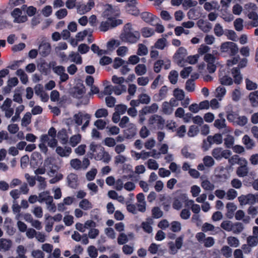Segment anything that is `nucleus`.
Returning a JSON list of instances; mask_svg holds the SVG:
<instances>
[{"label": "nucleus", "instance_id": "864d4df0", "mask_svg": "<svg viewBox=\"0 0 258 258\" xmlns=\"http://www.w3.org/2000/svg\"><path fill=\"white\" fill-rule=\"evenodd\" d=\"M233 223L229 220L223 221L221 224V227L224 230L230 232L232 231Z\"/></svg>", "mask_w": 258, "mask_h": 258}, {"label": "nucleus", "instance_id": "cd10ccee", "mask_svg": "<svg viewBox=\"0 0 258 258\" xmlns=\"http://www.w3.org/2000/svg\"><path fill=\"white\" fill-rule=\"evenodd\" d=\"M53 199V197L50 196V192L49 191H45L40 192L39 194L38 202L40 203L45 202H48Z\"/></svg>", "mask_w": 258, "mask_h": 258}, {"label": "nucleus", "instance_id": "5701e85b", "mask_svg": "<svg viewBox=\"0 0 258 258\" xmlns=\"http://www.w3.org/2000/svg\"><path fill=\"white\" fill-rule=\"evenodd\" d=\"M167 92L168 88L166 86H164L162 87L159 90V93L154 96V99L156 101H160L164 99L167 96Z\"/></svg>", "mask_w": 258, "mask_h": 258}, {"label": "nucleus", "instance_id": "2eb2a0df", "mask_svg": "<svg viewBox=\"0 0 258 258\" xmlns=\"http://www.w3.org/2000/svg\"><path fill=\"white\" fill-rule=\"evenodd\" d=\"M50 50L51 47L50 44L45 40L42 41L38 49L39 54L42 56L48 55L50 52Z\"/></svg>", "mask_w": 258, "mask_h": 258}, {"label": "nucleus", "instance_id": "4d7b16f0", "mask_svg": "<svg viewBox=\"0 0 258 258\" xmlns=\"http://www.w3.org/2000/svg\"><path fill=\"white\" fill-rule=\"evenodd\" d=\"M244 229L243 225L240 222L233 223L232 231L234 234H239Z\"/></svg>", "mask_w": 258, "mask_h": 258}, {"label": "nucleus", "instance_id": "ddd939ff", "mask_svg": "<svg viewBox=\"0 0 258 258\" xmlns=\"http://www.w3.org/2000/svg\"><path fill=\"white\" fill-rule=\"evenodd\" d=\"M187 53V50L183 47H180L177 50L174 54L173 58L178 66H182L183 58Z\"/></svg>", "mask_w": 258, "mask_h": 258}, {"label": "nucleus", "instance_id": "13d9d810", "mask_svg": "<svg viewBox=\"0 0 258 258\" xmlns=\"http://www.w3.org/2000/svg\"><path fill=\"white\" fill-rule=\"evenodd\" d=\"M148 50L146 45L142 43L138 44L137 54L139 56H144L148 54Z\"/></svg>", "mask_w": 258, "mask_h": 258}, {"label": "nucleus", "instance_id": "a18cd8bd", "mask_svg": "<svg viewBox=\"0 0 258 258\" xmlns=\"http://www.w3.org/2000/svg\"><path fill=\"white\" fill-rule=\"evenodd\" d=\"M160 155V153H156V150H153L152 152H146L145 151H142L141 152V159L143 160H145L151 156L155 158H158V155Z\"/></svg>", "mask_w": 258, "mask_h": 258}, {"label": "nucleus", "instance_id": "9b49d317", "mask_svg": "<svg viewBox=\"0 0 258 258\" xmlns=\"http://www.w3.org/2000/svg\"><path fill=\"white\" fill-rule=\"evenodd\" d=\"M12 101L9 98H7L1 106L2 110L5 112V116L10 118L14 113V109L11 107Z\"/></svg>", "mask_w": 258, "mask_h": 258}, {"label": "nucleus", "instance_id": "1a4fd4ad", "mask_svg": "<svg viewBox=\"0 0 258 258\" xmlns=\"http://www.w3.org/2000/svg\"><path fill=\"white\" fill-rule=\"evenodd\" d=\"M238 200L241 206L253 205L255 204V194H248L245 195H241L238 198Z\"/></svg>", "mask_w": 258, "mask_h": 258}, {"label": "nucleus", "instance_id": "6e6552de", "mask_svg": "<svg viewBox=\"0 0 258 258\" xmlns=\"http://www.w3.org/2000/svg\"><path fill=\"white\" fill-rule=\"evenodd\" d=\"M197 240L206 247H211L215 244V239L212 237H206L203 232H198L196 235Z\"/></svg>", "mask_w": 258, "mask_h": 258}, {"label": "nucleus", "instance_id": "49530a36", "mask_svg": "<svg viewBox=\"0 0 258 258\" xmlns=\"http://www.w3.org/2000/svg\"><path fill=\"white\" fill-rule=\"evenodd\" d=\"M152 223V220L151 219H149L147 221L143 222L142 223V227L145 232L151 233L152 232L153 229L151 226V224Z\"/></svg>", "mask_w": 258, "mask_h": 258}, {"label": "nucleus", "instance_id": "58836bf2", "mask_svg": "<svg viewBox=\"0 0 258 258\" xmlns=\"http://www.w3.org/2000/svg\"><path fill=\"white\" fill-rule=\"evenodd\" d=\"M135 72L138 76L144 75L147 72V67L144 64H139L135 67Z\"/></svg>", "mask_w": 258, "mask_h": 258}, {"label": "nucleus", "instance_id": "a878e982", "mask_svg": "<svg viewBox=\"0 0 258 258\" xmlns=\"http://www.w3.org/2000/svg\"><path fill=\"white\" fill-rule=\"evenodd\" d=\"M242 143L247 150L252 149L255 146L254 141L248 135H244L243 136L242 138Z\"/></svg>", "mask_w": 258, "mask_h": 258}, {"label": "nucleus", "instance_id": "69168bd1", "mask_svg": "<svg viewBox=\"0 0 258 258\" xmlns=\"http://www.w3.org/2000/svg\"><path fill=\"white\" fill-rule=\"evenodd\" d=\"M79 207L84 210H88L92 208V206L88 200L83 199L80 202Z\"/></svg>", "mask_w": 258, "mask_h": 258}, {"label": "nucleus", "instance_id": "aec40b11", "mask_svg": "<svg viewBox=\"0 0 258 258\" xmlns=\"http://www.w3.org/2000/svg\"><path fill=\"white\" fill-rule=\"evenodd\" d=\"M40 142L46 143L49 147L52 148H55L57 144L56 138L44 135L40 137Z\"/></svg>", "mask_w": 258, "mask_h": 258}, {"label": "nucleus", "instance_id": "c9c22d12", "mask_svg": "<svg viewBox=\"0 0 258 258\" xmlns=\"http://www.w3.org/2000/svg\"><path fill=\"white\" fill-rule=\"evenodd\" d=\"M227 243L231 247H237L240 245L239 239L234 236H229L227 238Z\"/></svg>", "mask_w": 258, "mask_h": 258}, {"label": "nucleus", "instance_id": "6e6d98bb", "mask_svg": "<svg viewBox=\"0 0 258 258\" xmlns=\"http://www.w3.org/2000/svg\"><path fill=\"white\" fill-rule=\"evenodd\" d=\"M125 9L128 13L133 15H138L139 14V11L136 6H132L130 4H127Z\"/></svg>", "mask_w": 258, "mask_h": 258}, {"label": "nucleus", "instance_id": "4c0bfd02", "mask_svg": "<svg viewBox=\"0 0 258 258\" xmlns=\"http://www.w3.org/2000/svg\"><path fill=\"white\" fill-rule=\"evenodd\" d=\"M249 99L252 106H258V91L251 92L249 95Z\"/></svg>", "mask_w": 258, "mask_h": 258}, {"label": "nucleus", "instance_id": "393cba45", "mask_svg": "<svg viewBox=\"0 0 258 258\" xmlns=\"http://www.w3.org/2000/svg\"><path fill=\"white\" fill-rule=\"evenodd\" d=\"M56 152L61 157H68L72 152V149L69 147L63 148L58 146L56 149Z\"/></svg>", "mask_w": 258, "mask_h": 258}, {"label": "nucleus", "instance_id": "7c9ffc66", "mask_svg": "<svg viewBox=\"0 0 258 258\" xmlns=\"http://www.w3.org/2000/svg\"><path fill=\"white\" fill-rule=\"evenodd\" d=\"M232 74L234 78L235 83L239 84L242 80V76L240 74L239 69L238 68H233L232 70Z\"/></svg>", "mask_w": 258, "mask_h": 258}, {"label": "nucleus", "instance_id": "79ce46f5", "mask_svg": "<svg viewBox=\"0 0 258 258\" xmlns=\"http://www.w3.org/2000/svg\"><path fill=\"white\" fill-rule=\"evenodd\" d=\"M226 90L225 87L219 86L215 90V96L221 101L226 94Z\"/></svg>", "mask_w": 258, "mask_h": 258}, {"label": "nucleus", "instance_id": "37998d69", "mask_svg": "<svg viewBox=\"0 0 258 258\" xmlns=\"http://www.w3.org/2000/svg\"><path fill=\"white\" fill-rule=\"evenodd\" d=\"M57 138L62 144H66L68 142V136L64 130H62L58 133Z\"/></svg>", "mask_w": 258, "mask_h": 258}, {"label": "nucleus", "instance_id": "f3484780", "mask_svg": "<svg viewBox=\"0 0 258 258\" xmlns=\"http://www.w3.org/2000/svg\"><path fill=\"white\" fill-rule=\"evenodd\" d=\"M137 206L138 208V211L141 212H145L146 203L145 200L144 195L143 193H139L137 195Z\"/></svg>", "mask_w": 258, "mask_h": 258}, {"label": "nucleus", "instance_id": "39448f33", "mask_svg": "<svg viewBox=\"0 0 258 258\" xmlns=\"http://www.w3.org/2000/svg\"><path fill=\"white\" fill-rule=\"evenodd\" d=\"M220 50L222 53H227L230 56L235 55L238 51L237 45L232 42L227 41L222 43Z\"/></svg>", "mask_w": 258, "mask_h": 258}, {"label": "nucleus", "instance_id": "bf43d9fd", "mask_svg": "<svg viewBox=\"0 0 258 258\" xmlns=\"http://www.w3.org/2000/svg\"><path fill=\"white\" fill-rule=\"evenodd\" d=\"M210 50V47L209 46L205 44H201L198 49V54H199V56L204 54L205 55L207 53H209L208 52Z\"/></svg>", "mask_w": 258, "mask_h": 258}, {"label": "nucleus", "instance_id": "603ef678", "mask_svg": "<svg viewBox=\"0 0 258 258\" xmlns=\"http://www.w3.org/2000/svg\"><path fill=\"white\" fill-rule=\"evenodd\" d=\"M220 82L224 85H231L233 83L232 79L228 76H220Z\"/></svg>", "mask_w": 258, "mask_h": 258}, {"label": "nucleus", "instance_id": "412c9836", "mask_svg": "<svg viewBox=\"0 0 258 258\" xmlns=\"http://www.w3.org/2000/svg\"><path fill=\"white\" fill-rule=\"evenodd\" d=\"M12 241L10 239L6 238L0 239V251H7L9 250L12 246Z\"/></svg>", "mask_w": 258, "mask_h": 258}, {"label": "nucleus", "instance_id": "7ed1b4c3", "mask_svg": "<svg viewBox=\"0 0 258 258\" xmlns=\"http://www.w3.org/2000/svg\"><path fill=\"white\" fill-rule=\"evenodd\" d=\"M89 147V153L91 155V158L97 161H102L105 163H108L110 161L111 156L101 146L92 143Z\"/></svg>", "mask_w": 258, "mask_h": 258}, {"label": "nucleus", "instance_id": "774afa93", "mask_svg": "<svg viewBox=\"0 0 258 258\" xmlns=\"http://www.w3.org/2000/svg\"><path fill=\"white\" fill-rule=\"evenodd\" d=\"M218 7V3L217 2L212 1L211 2H206L205 3L204 8L208 11H211L216 9Z\"/></svg>", "mask_w": 258, "mask_h": 258}, {"label": "nucleus", "instance_id": "e433bc0d", "mask_svg": "<svg viewBox=\"0 0 258 258\" xmlns=\"http://www.w3.org/2000/svg\"><path fill=\"white\" fill-rule=\"evenodd\" d=\"M92 31L90 29H86L79 32L76 35V38L78 41H81L86 37H90L92 36Z\"/></svg>", "mask_w": 258, "mask_h": 258}, {"label": "nucleus", "instance_id": "c03bdc74", "mask_svg": "<svg viewBox=\"0 0 258 258\" xmlns=\"http://www.w3.org/2000/svg\"><path fill=\"white\" fill-rule=\"evenodd\" d=\"M81 135H75L70 139L69 144L72 147H74L81 142Z\"/></svg>", "mask_w": 258, "mask_h": 258}, {"label": "nucleus", "instance_id": "e2e57ef3", "mask_svg": "<svg viewBox=\"0 0 258 258\" xmlns=\"http://www.w3.org/2000/svg\"><path fill=\"white\" fill-rule=\"evenodd\" d=\"M178 77V72L175 70H172L169 74L168 79L171 84H175L177 83Z\"/></svg>", "mask_w": 258, "mask_h": 258}, {"label": "nucleus", "instance_id": "de8ad7c7", "mask_svg": "<svg viewBox=\"0 0 258 258\" xmlns=\"http://www.w3.org/2000/svg\"><path fill=\"white\" fill-rule=\"evenodd\" d=\"M16 74L20 77V80L23 84H27L28 81V76L24 70L22 69H19L17 71Z\"/></svg>", "mask_w": 258, "mask_h": 258}, {"label": "nucleus", "instance_id": "f704fd0d", "mask_svg": "<svg viewBox=\"0 0 258 258\" xmlns=\"http://www.w3.org/2000/svg\"><path fill=\"white\" fill-rule=\"evenodd\" d=\"M161 108L163 113L167 115L171 114L174 110V108L168 103V101L163 102Z\"/></svg>", "mask_w": 258, "mask_h": 258}, {"label": "nucleus", "instance_id": "423d86ee", "mask_svg": "<svg viewBox=\"0 0 258 258\" xmlns=\"http://www.w3.org/2000/svg\"><path fill=\"white\" fill-rule=\"evenodd\" d=\"M148 123L150 127L155 129H162L164 126L165 120L161 116L154 114L149 118Z\"/></svg>", "mask_w": 258, "mask_h": 258}, {"label": "nucleus", "instance_id": "0e129e2a", "mask_svg": "<svg viewBox=\"0 0 258 258\" xmlns=\"http://www.w3.org/2000/svg\"><path fill=\"white\" fill-rule=\"evenodd\" d=\"M201 186L206 190L212 191L215 188L214 185L208 180H203Z\"/></svg>", "mask_w": 258, "mask_h": 258}, {"label": "nucleus", "instance_id": "4be33fe9", "mask_svg": "<svg viewBox=\"0 0 258 258\" xmlns=\"http://www.w3.org/2000/svg\"><path fill=\"white\" fill-rule=\"evenodd\" d=\"M202 15V9L200 7L190 9L187 13V16L190 19L196 20Z\"/></svg>", "mask_w": 258, "mask_h": 258}, {"label": "nucleus", "instance_id": "0eeeda50", "mask_svg": "<svg viewBox=\"0 0 258 258\" xmlns=\"http://www.w3.org/2000/svg\"><path fill=\"white\" fill-rule=\"evenodd\" d=\"M212 155L216 160H220L223 158L228 159L231 155V152L229 150L217 147L212 150Z\"/></svg>", "mask_w": 258, "mask_h": 258}, {"label": "nucleus", "instance_id": "4468645a", "mask_svg": "<svg viewBox=\"0 0 258 258\" xmlns=\"http://www.w3.org/2000/svg\"><path fill=\"white\" fill-rule=\"evenodd\" d=\"M187 200V194H181L176 197L173 203V208L176 210H179L182 206L184 201Z\"/></svg>", "mask_w": 258, "mask_h": 258}, {"label": "nucleus", "instance_id": "a211bd4d", "mask_svg": "<svg viewBox=\"0 0 258 258\" xmlns=\"http://www.w3.org/2000/svg\"><path fill=\"white\" fill-rule=\"evenodd\" d=\"M66 70L62 66H57V68H54L53 72L59 76L61 82H65L69 79V76L65 73Z\"/></svg>", "mask_w": 258, "mask_h": 258}, {"label": "nucleus", "instance_id": "f03ea898", "mask_svg": "<svg viewBox=\"0 0 258 258\" xmlns=\"http://www.w3.org/2000/svg\"><path fill=\"white\" fill-rule=\"evenodd\" d=\"M119 38L123 42L135 44L140 39V33L134 29L131 23H127L124 26Z\"/></svg>", "mask_w": 258, "mask_h": 258}, {"label": "nucleus", "instance_id": "c756f323", "mask_svg": "<svg viewBox=\"0 0 258 258\" xmlns=\"http://www.w3.org/2000/svg\"><path fill=\"white\" fill-rule=\"evenodd\" d=\"M208 142L213 144H216L217 145L220 144L222 143V137L221 134H217L214 136H209L207 137Z\"/></svg>", "mask_w": 258, "mask_h": 258}, {"label": "nucleus", "instance_id": "f8f14e48", "mask_svg": "<svg viewBox=\"0 0 258 258\" xmlns=\"http://www.w3.org/2000/svg\"><path fill=\"white\" fill-rule=\"evenodd\" d=\"M22 11L19 8H15L12 12L11 15L14 18V22L17 23H24L27 21V17L22 15Z\"/></svg>", "mask_w": 258, "mask_h": 258}, {"label": "nucleus", "instance_id": "052dcab7", "mask_svg": "<svg viewBox=\"0 0 258 258\" xmlns=\"http://www.w3.org/2000/svg\"><path fill=\"white\" fill-rule=\"evenodd\" d=\"M204 165L207 167H211L215 164V161L212 157L210 156H206L203 159Z\"/></svg>", "mask_w": 258, "mask_h": 258}, {"label": "nucleus", "instance_id": "8fccbe9b", "mask_svg": "<svg viewBox=\"0 0 258 258\" xmlns=\"http://www.w3.org/2000/svg\"><path fill=\"white\" fill-rule=\"evenodd\" d=\"M248 17L249 19L253 20L250 23V25L252 27H256L258 26V16L256 13L254 12H250L248 14Z\"/></svg>", "mask_w": 258, "mask_h": 258}, {"label": "nucleus", "instance_id": "bb28decb", "mask_svg": "<svg viewBox=\"0 0 258 258\" xmlns=\"http://www.w3.org/2000/svg\"><path fill=\"white\" fill-rule=\"evenodd\" d=\"M68 58L70 59L71 62L76 64H81L82 63V57L79 53L72 51L69 54Z\"/></svg>", "mask_w": 258, "mask_h": 258}, {"label": "nucleus", "instance_id": "ea45409f", "mask_svg": "<svg viewBox=\"0 0 258 258\" xmlns=\"http://www.w3.org/2000/svg\"><path fill=\"white\" fill-rule=\"evenodd\" d=\"M167 46V39L165 38L158 39L154 44L155 48L163 50Z\"/></svg>", "mask_w": 258, "mask_h": 258}, {"label": "nucleus", "instance_id": "c85d7f7f", "mask_svg": "<svg viewBox=\"0 0 258 258\" xmlns=\"http://www.w3.org/2000/svg\"><path fill=\"white\" fill-rule=\"evenodd\" d=\"M159 106L157 103H153L150 106H147L142 109L144 114L156 113L158 110Z\"/></svg>", "mask_w": 258, "mask_h": 258}, {"label": "nucleus", "instance_id": "338daca9", "mask_svg": "<svg viewBox=\"0 0 258 258\" xmlns=\"http://www.w3.org/2000/svg\"><path fill=\"white\" fill-rule=\"evenodd\" d=\"M248 168L246 166H239L236 170V173L239 177H244L247 175Z\"/></svg>", "mask_w": 258, "mask_h": 258}, {"label": "nucleus", "instance_id": "dca6fc26", "mask_svg": "<svg viewBox=\"0 0 258 258\" xmlns=\"http://www.w3.org/2000/svg\"><path fill=\"white\" fill-rule=\"evenodd\" d=\"M214 125L219 130L224 129L225 133H230L232 131L231 128L227 126L225 118L216 119L214 121Z\"/></svg>", "mask_w": 258, "mask_h": 258}, {"label": "nucleus", "instance_id": "09e8293b", "mask_svg": "<svg viewBox=\"0 0 258 258\" xmlns=\"http://www.w3.org/2000/svg\"><path fill=\"white\" fill-rule=\"evenodd\" d=\"M141 33L144 37L148 38L153 36L155 34V31L152 28L144 27L141 29Z\"/></svg>", "mask_w": 258, "mask_h": 258}, {"label": "nucleus", "instance_id": "b1692460", "mask_svg": "<svg viewBox=\"0 0 258 258\" xmlns=\"http://www.w3.org/2000/svg\"><path fill=\"white\" fill-rule=\"evenodd\" d=\"M199 28L204 32H208L212 29V25L209 22L201 19L197 23Z\"/></svg>", "mask_w": 258, "mask_h": 258}, {"label": "nucleus", "instance_id": "6ab92c4d", "mask_svg": "<svg viewBox=\"0 0 258 258\" xmlns=\"http://www.w3.org/2000/svg\"><path fill=\"white\" fill-rule=\"evenodd\" d=\"M94 6V3L90 1L87 4L80 5L77 8V12L80 15L84 14L89 12Z\"/></svg>", "mask_w": 258, "mask_h": 258}, {"label": "nucleus", "instance_id": "5fc2aeb1", "mask_svg": "<svg viewBox=\"0 0 258 258\" xmlns=\"http://www.w3.org/2000/svg\"><path fill=\"white\" fill-rule=\"evenodd\" d=\"M126 176H123L121 178H119L115 181L114 187L118 191L121 190L124 187V179L126 178Z\"/></svg>", "mask_w": 258, "mask_h": 258}, {"label": "nucleus", "instance_id": "473e14b6", "mask_svg": "<svg viewBox=\"0 0 258 258\" xmlns=\"http://www.w3.org/2000/svg\"><path fill=\"white\" fill-rule=\"evenodd\" d=\"M69 185L72 188H75L78 184V176L74 173L70 174L68 177Z\"/></svg>", "mask_w": 258, "mask_h": 258}, {"label": "nucleus", "instance_id": "72a5a7b5", "mask_svg": "<svg viewBox=\"0 0 258 258\" xmlns=\"http://www.w3.org/2000/svg\"><path fill=\"white\" fill-rule=\"evenodd\" d=\"M221 254L225 258H230L232 255V249L228 245H224L220 249Z\"/></svg>", "mask_w": 258, "mask_h": 258}, {"label": "nucleus", "instance_id": "a19ab883", "mask_svg": "<svg viewBox=\"0 0 258 258\" xmlns=\"http://www.w3.org/2000/svg\"><path fill=\"white\" fill-rule=\"evenodd\" d=\"M120 45L118 40L112 39L107 43V48L108 51H112Z\"/></svg>", "mask_w": 258, "mask_h": 258}, {"label": "nucleus", "instance_id": "2f4dec72", "mask_svg": "<svg viewBox=\"0 0 258 258\" xmlns=\"http://www.w3.org/2000/svg\"><path fill=\"white\" fill-rule=\"evenodd\" d=\"M227 212L226 214V217L231 219L234 215V212L237 209L236 206L233 203H228L226 205Z\"/></svg>", "mask_w": 258, "mask_h": 258}, {"label": "nucleus", "instance_id": "20e7f679", "mask_svg": "<svg viewBox=\"0 0 258 258\" xmlns=\"http://www.w3.org/2000/svg\"><path fill=\"white\" fill-rule=\"evenodd\" d=\"M91 119V115L88 113L79 112L74 115L75 122L79 126L83 124L81 129L85 131L86 127L89 125Z\"/></svg>", "mask_w": 258, "mask_h": 258}, {"label": "nucleus", "instance_id": "3c124183", "mask_svg": "<svg viewBox=\"0 0 258 258\" xmlns=\"http://www.w3.org/2000/svg\"><path fill=\"white\" fill-rule=\"evenodd\" d=\"M173 95L175 98L178 101L182 100L185 96L184 91L179 88H176L174 90Z\"/></svg>", "mask_w": 258, "mask_h": 258}, {"label": "nucleus", "instance_id": "f257e3e1", "mask_svg": "<svg viewBox=\"0 0 258 258\" xmlns=\"http://www.w3.org/2000/svg\"><path fill=\"white\" fill-rule=\"evenodd\" d=\"M117 14H114L113 9L111 7L108 6L103 12V16L107 19L105 22H102L100 26V29L102 31L105 32L110 28L116 27L122 23L120 19H117L115 17Z\"/></svg>", "mask_w": 258, "mask_h": 258}, {"label": "nucleus", "instance_id": "9d476101", "mask_svg": "<svg viewBox=\"0 0 258 258\" xmlns=\"http://www.w3.org/2000/svg\"><path fill=\"white\" fill-rule=\"evenodd\" d=\"M183 240V236H181L176 239L175 243L173 242L168 243L169 252L170 254H175L177 252L178 249L182 246Z\"/></svg>", "mask_w": 258, "mask_h": 258}, {"label": "nucleus", "instance_id": "680f3d73", "mask_svg": "<svg viewBox=\"0 0 258 258\" xmlns=\"http://www.w3.org/2000/svg\"><path fill=\"white\" fill-rule=\"evenodd\" d=\"M26 251V249L24 247L23 245H19L17 247L16 250V252L18 254L17 258H27L26 256H25Z\"/></svg>", "mask_w": 258, "mask_h": 258}]
</instances>
